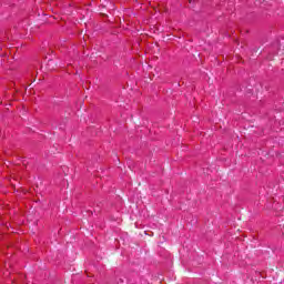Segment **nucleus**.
Returning a JSON list of instances; mask_svg holds the SVG:
<instances>
[{"label": "nucleus", "instance_id": "1", "mask_svg": "<svg viewBox=\"0 0 284 284\" xmlns=\"http://www.w3.org/2000/svg\"><path fill=\"white\" fill-rule=\"evenodd\" d=\"M52 63H54L52 60H49L48 68L49 70H54V67H52Z\"/></svg>", "mask_w": 284, "mask_h": 284}]
</instances>
